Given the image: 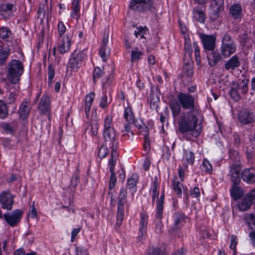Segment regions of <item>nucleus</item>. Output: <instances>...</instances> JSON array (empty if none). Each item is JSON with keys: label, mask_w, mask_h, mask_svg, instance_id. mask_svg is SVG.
Here are the masks:
<instances>
[{"label": "nucleus", "mask_w": 255, "mask_h": 255, "mask_svg": "<svg viewBox=\"0 0 255 255\" xmlns=\"http://www.w3.org/2000/svg\"><path fill=\"white\" fill-rule=\"evenodd\" d=\"M198 115V113H195L194 111L181 113L177 122L179 131L182 134L192 132L194 137L199 136L201 133V128L197 129Z\"/></svg>", "instance_id": "nucleus-1"}, {"label": "nucleus", "mask_w": 255, "mask_h": 255, "mask_svg": "<svg viewBox=\"0 0 255 255\" xmlns=\"http://www.w3.org/2000/svg\"><path fill=\"white\" fill-rule=\"evenodd\" d=\"M24 67L22 62L17 60H12L7 67V78L13 84H18L23 73Z\"/></svg>", "instance_id": "nucleus-2"}, {"label": "nucleus", "mask_w": 255, "mask_h": 255, "mask_svg": "<svg viewBox=\"0 0 255 255\" xmlns=\"http://www.w3.org/2000/svg\"><path fill=\"white\" fill-rule=\"evenodd\" d=\"M249 82V79H244L239 83L233 82L231 83L229 94L234 100L239 101L241 99V94H245L248 92Z\"/></svg>", "instance_id": "nucleus-3"}, {"label": "nucleus", "mask_w": 255, "mask_h": 255, "mask_svg": "<svg viewBox=\"0 0 255 255\" xmlns=\"http://www.w3.org/2000/svg\"><path fill=\"white\" fill-rule=\"evenodd\" d=\"M127 202V192L124 188L121 189L118 197L117 224L121 226L125 216V204Z\"/></svg>", "instance_id": "nucleus-4"}, {"label": "nucleus", "mask_w": 255, "mask_h": 255, "mask_svg": "<svg viewBox=\"0 0 255 255\" xmlns=\"http://www.w3.org/2000/svg\"><path fill=\"white\" fill-rule=\"evenodd\" d=\"M177 99L183 109L194 111L195 113H198V110L195 106V98L193 96L189 94L180 93L177 95Z\"/></svg>", "instance_id": "nucleus-5"}, {"label": "nucleus", "mask_w": 255, "mask_h": 255, "mask_svg": "<svg viewBox=\"0 0 255 255\" xmlns=\"http://www.w3.org/2000/svg\"><path fill=\"white\" fill-rule=\"evenodd\" d=\"M224 8V0H211L209 12L210 19L213 21L217 20Z\"/></svg>", "instance_id": "nucleus-6"}, {"label": "nucleus", "mask_w": 255, "mask_h": 255, "mask_svg": "<svg viewBox=\"0 0 255 255\" xmlns=\"http://www.w3.org/2000/svg\"><path fill=\"white\" fill-rule=\"evenodd\" d=\"M152 5V0H131L129 8L135 11H147Z\"/></svg>", "instance_id": "nucleus-7"}, {"label": "nucleus", "mask_w": 255, "mask_h": 255, "mask_svg": "<svg viewBox=\"0 0 255 255\" xmlns=\"http://www.w3.org/2000/svg\"><path fill=\"white\" fill-rule=\"evenodd\" d=\"M103 135L105 138V144L107 145L109 142V144L112 145L111 154L114 151L117 152V148L119 143L116 138V134L114 129L113 128L104 129Z\"/></svg>", "instance_id": "nucleus-8"}, {"label": "nucleus", "mask_w": 255, "mask_h": 255, "mask_svg": "<svg viewBox=\"0 0 255 255\" xmlns=\"http://www.w3.org/2000/svg\"><path fill=\"white\" fill-rule=\"evenodd\" d=\"M118 158V153L114 151L112 154H111V158L109 160V164L110 166V172L111 173L109 181L110 189H113L115 187L117 182V178L116 176L115 172L114 171V167L116 165Z\"/></svg>", "instance_id": "nucleus-9"}, {"label": "nucleus", "mask_w": 255, "mask_h": 255, "mask_svg": "<svg viewBox=\"0 0 255 255\" xmlns=\"http://www.w3.org/2000/svg\"><path fill=\"white\" fill-rule=\"evenodd\" d=\"M109 34L110 29L108 27L105 29L101 47L99 50V54L104 61L107 60L110 52V48L107 47Z\"/></svg>", "instance_id": "nucleus-10"}, {"label": "nucleus", "mask_w": 255, "mask_h": 255, "mask_svg": "<svg viewBox=\"0 0 255 255\" xmlns=\"http://www.w3.org/2000/svg\"><path fill=\"white\" fill-rule=\"evenodd\" d=\"M22 215V212L20 210L17 209L13 211L11 215L8 213L4 214L3 217L8 225L14 227L19 222Z\"/></svg>", "instance_id": "nucleus-11"}, {"label": "nucleus", "mask_w": 255, "mask_h": 255, "mask_svg": "<svg viewBox=\"0 0 255 255\" xmlns=\"http://www.w3.org/2000/svg\"><path fill=\"white\" fill-rule=\"evenodd\" d=\"M16 10L15 5L10 3H2L0 5V14L6 19H9L13 15Z\"/></svg>", "instance_id": "nucleus-12"}, {"label": "nucleus", "mask_w": 255, "mask_h": 255, "mask_svg": "<svg viewBox=\"0 0 255 255\" xmlns=\"http://www.w3.org/2000/svg\"><path fill=\"white\" fill-rule=\"evenodd\" d=\"M0 202L2 208L7 210H11L13 203V197L9 191H4L0 195Z\"/></svg>", "instance_id": "nucleus-13"}, {"label": "nucleus", "mask_w": 255, "mask_h": 255, "mask_svg": "<svg viewBox=\"0 0 255 255\" xmlns=\"http://www.w3.org/2000/svg\"><path fill=\"white\" fill-rule=\"evenodd\" d=\"M200 37L205 49L209 51H212L214 49L216 37L214 35L200 34Z\"/></svg>", "instance_id": "nucleus-14"}, {"label": "nucleus", "mask_w": 255, "mask_h": 255, "mask_svg": "<svg viewBox=\"0 0 255 255\" xmlns=\"http://www.w3.org/2000/svg\"><path fill=\"white\" fill-rule=\"evenodd\" d=\"M82 55L81 54L76 53L75 51L72 54L71 58L69 60L67 67L70 68L71 71H77L78 69L82 65Z\"/></svg>", "instance_id": "nucleus-15"}, {"label": "nucleus", "mask_w": 255, "mask_h": 255, "mask_svg": "<svg viewBox=\"0 0 255 255\" xmlns=\"http://www.w3.org/2000/svg\"><path fill=\"white\" fill-rule=\"evenodd\" d=\"M229 13L233 19H241L243 16V9L241 4L239 3H234L232 4L229 8Z\"/></svg>", "instance_id": "nucleus-16"}, {"label": "nucleus", "mask_w": 255, "mask_h": 255, "mask_svg": "<svg viewBox=\"0 0 255 255\" xmlns=\"http://www.w3.org/2000/svg\"><path fill=\"white\" fill-rule=\"evenodd\" d=\"M243 180L248 183L255 182V168H250L245 169L241 173Z\"/></svg>", "instance_id": "nucleus-17"}, {"label": "nucleus", "mask_w": 255, "mask_h": 255, "mask_svg": "<svg viewBox=\"0 0 255 255\" xmlns=\"http://www.w3.org/2000/svg\"><path fill=\"white\" fill-rule=\"evenodd\" d=\"M241 65V63L238 56L235 55L230 58L225 64V68L230 72H233L234 70L238 68Z\"/></svg>", "instance_id": "nucleus-18"}, {"label": "nucleus", "mask_w": 255, "mask_h": 255, "mask_svg": "<svg viewBox=\"0 0 255 255\" xmlns=\"http://www.w3.org/2000/svg\"><path fill=\"white\" fill-rule=\"evenodd\" d=\"M39 109L41 113L48 114L50 111V99L46 95H43L39 103Z\"/></svg>", "instance_id": "nucleus-19"}, {"label": "nucleus", "mask_w": 255, "mask_h": 255, "mask_svg": "<svg viewBox=\"0 0 255 255\" xmlns=\"http://www.w3.org/2000/svg\"><path fill=\"white\" fill-rule=\"evenodd\" d=\"M240 167L238 164H233L231 166L230 173L233 184H239L240 183Z\"/></svg>", "instance_id": "nucleus-20"}, {"label": "nucleus", "mask_w": 255, "mask_h": 255, "mask_svg": "<svg viewBox=\"0 0 255 255\" xmlns=\"http://www.w3.org/2000/svg\"><path fill=\"white\" fill-rule=\"evenodd\" d=\"M148 222V216L145 214H141L139 223V235L138 237V240H140L146 232V228Z\"/></svg>", "instance_id": "nucleus-21"}, {"label": "nucleus", "mask_w": 255, "mask_h": 255, "mask_svg": "<svg viewBox=\"0 0 255 255\" xmlns=\"http://www.w3.org/2000/svg\"><path fill=\"white\" fill-rule=\"evenodd\" d=\"M253 117L252 113L246 110H243L240 112L238 119L240 122L243 124L246 125L253 121Z\"/></svg>", "instance_id": "nucleus-22"}, {"label": "nucleus", "mask_w": 255, "mask_h": 255, "mask_svg": "<svg viewBox=\"0 0 255 255\" xmlns=\"http://www.w3.org/2000/svg\"><path fill=\"white\" fill-rule=\"evenodd\" d=\"M18 122L16 121H12L8 123H2L0 126L6 133L12 134L15 131Z\"/></svg>", "instance_id": "nucleus-23"}, {"label": "nucleus", "mask_w": 255, "mask_h": 255, "mask_svg": "<svg viewBox=\"0 0 255 255\" xmlns=\"http://www.w3.org/2000/svg\"><path fill=\"white\" fill-rule=\"evenodd\" d=\"M30 103L28 101H24L19 107L18 113L22 120L27 118L30 113V109L29 107Z\"/></svg>", "instance_id": "nucleus-24"}, {"label": "nucleus", "mask_w": 255, "mask_h": 255, "mask_svg": "<svg viewBox=\"0 0 255 255\" xmlns=\"http://www.w3.org/2000/svg\"><path fill=\"white\" fill-rule=\"evenodd\" d=\"M164 200V194L163 192L160 198L157 200V206L155 214V218L161 220L163 216V207Z\"/></svg>", "instance_id": "nucleus-25"}, {"label": "nucleus", "mask_w": 255, "mask_h": 255, "mask_svg": "<svg viewBox=\"0 0 255 255\" xmlns=\"http://www.w3.org/2000/svg\"><path fill=\"white\" fill-rule=\"evenodd\" d=\"M138 180V176L136 173L132 174L128 180L127 188L131 191L132 194L136 191V184Z\"/></svg>", "instance_id": "nucleus-26"}, {"label": "nucleus", "mask_w": 255, "mask_h": 255, "mask_svg": "<svg viewBox=\"0 0 255 255\" xmlns=\"http://www.w3.org/2000/svg\"><path fill=\"white\" fill-rule=\"evenodd\" d=\"M236 49L235 44H224L222 45L221 47L222 54L226 57H229L232 54L235 52Z\"/></svg>", "instance_id": "nucleus-27"}, {"label": "nucleus", "mask_w": 255, "mask_h": 255, "mask_svg": "<svg viewBox=\"0 0 255 255\" xmlns=\"http://www.w3.org/2000/svg\"><path fill=\"white\" fill-rule=\"evenodd\" d=\"M71 46V39L68 36H64L62 38L61 43L58 48L59 52L64 54L70 49Z\"/></svg>", "instance_id": "nucleus-28"}, {"label": "nucleus", "mask_w": 255, "mask_h": 255, "mask_svg": "<svg viewBox=\"0 0 255 255\" xmlns=\"http://www.w3.org/2000/svg\"><path fill=\"white\" fill-rule=\"evenodd\" d=\"M81 0H72L71 16L74 18L76 16V19L78 20L80 18V2Z\"/></svg>", "instance_id": "nucleus-29"}, {"label": "nucleus", "mask_w": 255, "mask_h": 255, "mask_svg": "<svg viewBox=\"0 0 255 255\" xmlns=\"http://www.w3.org/2000/svg\"><path fill=\"white\" fill-rule=\"evenodd\" d=\"M95 98V94L93 92L90 93L87 95L85 98V111L86 117L87 118H89V113L91 109V105L93 102Z\"/></svg>", "instance_id": "nucleus-30"}, {"label": "nucleus", "mask_w": 255, "mask_h": 255, "mask_svg": "<svg viewBox=\"0 0 255 255\" xmlns=\"http://www.w3.org/2000/svg\"><path fill=\"white\" fill-rule=\"evenodd\" d=\"M253 202L248 196H245L241 202L238 204V209L241 211H246L250 208Z\"/></svg>", "instance_id": "nucleus-31"}, {"label": "nucleus", "mask_w": 255, "mask_h": 255, "mask_svg": "<svg viewBox=\"0 0 255 255\" xmlns=\"http://www.w3.org/2000/svg\"><path fill=\"white\" fill-rule=\"evenodd\" d=\"M10 52V49L4 46H0V66L5 64Z\"/></svg>", "instance_id": "nucleus-32"}, {"label": "nucleus", "mask_w": 255, "mask_h": 255, "mask_svg": "<svg viewBox=\"0 0 255 255\" xmlns=\"http://www.w3.org/2000/svg\"><path fill=\"white\" fill-rule=\"evenodd\" d=\"M239 184H233L231 189V194L234 200H238L244 195L243 191L238 186Z\"/></svg>", "instance_id": "nucleus-33"}, {"label": "nucleus", "mask_w": 255, "mask_h": 255, "mask_svg": "<svg viewBox=\"0 0 255 255\" xmlns=\"http://www.w3.org/2000/svg\"><path fill=\"white\" fill-rule=\"evenodd\" d=\"M220 54L217 51H213L208 56V63L211 66H214L217 63L221 60Z\"/></svg>", "instance_id": "nucleus-34"}, {"label": "nucleus", "mask_w": 255, "mask_h": 255, "mask_svg": "<svg viewBox=\"0 0 255 255\" xmlns=\"http://www.w3.org/2000/svg\"><path fill=\"white\" fill-rule=\"evenodd\" d=\"M173 218L174 221L173 230H177L180 228V223L184 221L185 215L182 213L177 212L174 214Z\"/></svg>", "instance_id": "nucleus-35"}, {"label": "nucleus", "mask_w": 255, "mask_h": 255, "mask_svg": "<svg viewBox=\"0 0 255 255\" xmlns=\"http://www.w3.org/2000/svg\"><path fill=\"white\" fill-rule=\"evenodd\" d=\"M183 74L188 77H191L193 75V67L192 61H188L185 62L183 67Z\"/></svg>", "instance_id": "nucleus-36"}, {"label": "nucleus", "mask_w": 255, "mask_h": 255, "mask_svg": "<svg viewBox=\"0 0 255 255\" xmlns=\"http://www.w3.org/2000/svg\"><path fill=\"white\" fill-rule=\"evenodd\" d=\"M124 118L127 123L129 124H135V118L133 116L131 108L130 107H127L125 109Z\"/></svg>", "instance_id": "nucleus-37"}, {"label": "nucleus", "mask_w": 255, "mask_h": 255, "mask_svg": "<svg viewBox=\"0 0 255 255\" xmlns=\"http://www.w3.org/2000/svg\"><path fill=\"white\" fill-rule=\"evenodd\" d=\"M169 106L171 110L173 117L174 118L177 117L181 112V106L180 105L179 102L178 101H173L170 103Z\"/></svg>", "instance_id": "nucleus-38"}, {"label": "nucleus", "mask_w": 255, "mask_h": 255, "mask_svg": "<svg viewBox=\"0 0 255 255\" xmlns=\"http://www.w3.org/2000/svg\"><path fill=\"white\" fill-rule=\"evenodd\" d=\"M194 18L199 22L204 23L206 19V17L203 10L198 8H195L193 11Z\"/></svg>", "instance_id": "nucleus-39"}, {"label": "nucleus", "mask_w": 255, "mask_h": 255, "mask_svg": "<svg viewBox=\"0 0 255 255\" xmlns=\"http://www.w3.org/2000/svg\"><path fill=\"white\" fill-rule=\"evenodd\" d=\"M182 184L176 179H174L172 182L173 189L178 197H181L182 196Z\"/></svg>", "instance_id": "nucleus-40"}, {"label": "nucleus", "mask_w": 255, "mask_h": 255, "mask_svg": "<svg viewBox=\"0 0 255 255\" xmlns=\"http://www.w3.org/2000/svg\"><path fill=\"white\" fill-rule=\"evenodd\" d=\"M11 35V32L9 28L5 27L0 28V37L3 40L8 41Z\"/></svg>", "instance_id": "nucleus-41"}, {"label": "nucleus", "mask_w": 255, "mask_h": 255, "mask_svg": "<svg viewBox=\"0 0 255 255\" xmlns=\"http://www.w3.org/2000/svg\"><path fill=\"white\" fill-rule=\"evenodd\" d=\"M246 223L248 225L250 229H253V225L255 226V215L253 214L246 215L244 218Z\"/></svg>", "instance_id": "nucleus-42"}, {"label": "nucleus", "mask_w": 255, "mask_h": 255, "mask_svg": "<svg viewBox=\"0 0 255 255\" xmlns=\"http://www.w3.org/2000/svg\"><path fill=\"white\" fill-rule=\"evenodd\" d=\"M8 111L5 104L0 101V118L4 119L8 116Z\"/></svg>", "instance_id": "nucleus-43"}, {"label": "nucleus", "mask_w": 255, "mask_h": 255, "mask_svg": "<svg viewBox=\"0 0 255 255\" xmlns=\"http://www.w3.org/2000/svg\"><path fill=\"white\" fill-rule=\"evenodd\" d=\"M201 169L203 171L210 173L212 171V166L210 162L206 159H204L201 165Z\"/></svg>", "instance_id": "nucleus-44"}, {"label": "nucleus", "mask_w": 255, "mask_h": 255, "mask_svg": "<svg viewBox=\"0 0 255 255\" xmlns=\"http://www.w3.org/2000/svg\"><path fill=\"white\" fill-rule=\"evenodd\" d=\"M137 48H135V50H132L131 53V61L136 62L138 61L140 58L141 56L143 55L142 52L137 50Z\"/></svg>", "instance_id": "nucleus-45"}, {"label": "nucleus", "mask_w": 255, "mask_h": 255, "mask_svg": "<svg viewBox=\"0 0 255 255\" xmlns=\"http://www.w3.org/2000/svg\"><path fill=\"white\" fill-rule=\"evenodd\" d=\"M147 255H164V252L158 247L151 248L148 250Z\"/></svg>", "instance_id": "nucleus-46"}, {"label": "nucleus", "mask_w": 255, "mask_h": 255, "mask_svg": "<svg viewBox=\"0 0 255 255\" xmlns=\"http://www.w3.org/2000/svg\"><path fill=\"white\" fill-rule=\"evenodd\" d=\"M48 85L49 86H50L52 80L55 75V71L54 69L52 68L51 65H49L48 67Z\"/></svg>", "instance_id": "nucleus-47"}, {"label": "nucleus", "mask_w": 255, "mask_h": 255, "mask_svg": "<svg viewBox=\"0 0 255 255\" xmlns=\"http://www.w3.org/2000/svg\"><path fill=\"white\" fill-rule=\"evenodd\" d=\"M237 237L235 235H232L231 237V244L230 248L231 250H234V255H236V247L238 244Z\"/></svg>", "instance_id": "nucleus-48"}, {"label": "nucleus", "mask_w": 255, "mask_h": 255, "mask_svg": "<svg viewBox=\"0 0 255 255\" xmlns=\"http://www.w3.org/2000/svg\"><path fill=\"white\" fill-rule=\"evenodd\" d=\"M106 145H103L101 146L99 152H98V156L100 158H104L106 156V155L109 153V150L108 149Z\"/></svg>", "instance_id": "nucleus-49"}, {"label": "nucleus", "mask_w": 255, "mask_h": 255, "mask_svg": "<svg viewBox=\"0 0 255 255\" xmlns=\"http://www.w3.org/2000/svg\"><path fill=\"white\" fill-rule=\"evenodd\" d=\"M103 74V72L99 67H96L93 74L94 82H96V79L101 78Z\"/></svg>", "instance_id": "nucleus-50"}, {"label": "nucleus", "mask_w": 255, "mask_h": 255, "mask_svg": "<svg viewBox=\"0 0 255 255\" xmlns=\"http://www.w3.org/2000/svg\"><path fill=\"white\" fill-rule=\"evenodd\" d=\"M137 29V31L136 30L134 32L135 36L137 37L138 35H139L140 38H144V34H145L146 31L148 30L147 28L145 26L144 27L140 26Z\"/></svg>", "instance_id": "nucleus-51"}, {"label": "nucleus", "mask_w": 255, "mask_h": 255, "mask_svg": "<svg viewBox=\"0 0 255 255\" xmlns=\"http://www.w3.org/2000/svg\"><path fill=\"white\" fill-rule=\"evenodd\" d=\"M186 152V161L189 164H193L194 161V154L192 151H189L187 152V151Z\"/></svg>", "instance_id": "nucleus-52"}, {"label": "nucleus", "mask_w": 255, "mask_h": 255, "mask_svg": "<svg viewBox=\"0 0 255 255\" xmlns=\"http://www.w3.org/2000/svg\"><path fill=\"white\" fill-rule=\"evenodd\" d=\"M90 127L92 134L93 135H96L98 132V123L96 121H93L92 122Z\"/></svg>", "instance_id": "nucleus-53"}, {"label": "nucleus", "mask_w": 255, "mask_h": 255, "mask_svg": "<svg viewBox=\"0 0 255 255\" xmlns=\"http://www.w3.org/2000/svg\"><path fill=\"white\" fill-rule=\"evenodd\" d=\"M152 201L154 202L156 197L159 195V191H157V183L154 181L152 187Z\"/></svg>", "instance_id": "nucleus-54"}, {"label": "nucleus", "mask_w": 255, "mask_h": 255, "mask_svg": "<svg viewBox=\"0 0 255 255\" xmlns=\"http://www.w3.org/2000/svg\"><path fill=\"white\" fill-rule=\"evenodd\" d=\"M80 181L79 177L77 174L73 176L71 180V184L69 186L70 187L75 188Z\"/></svg>", "instance_id": "nucleus-55"}, {"label": "nucleus", "mask_w": 255, "mask_h": 255, "mask_svg": "<svg viewBox=\"0 0 255 255\" xmlns=\"http://www.w3.org/2000/svg\"><path fill=\"white\" fill-rule=\"evenodd\" d=\"M229 156L232 160L237 161L239 159V153L235 150L230 149Z\"/></svg>", "instance_id": "nucleus-56"}, {"label": "nucleus", "mask_w": 255, "mask_h": 255, "mask_svg": "<svg viewBox=\"0 0 255 255\" xmlns=\"http://www.w3.org/2000/svg\"><path fill=\"white\" fill-rule=\"evenodd\" d=\"M184 49L186 52L188 54V56L190 58L191 54L192 53V48L191 44L189 43L187 40H185Z\"/></svg>", "instance_id": "nucleus-57"}, {"label": "nucleus", "mask_w": 255, "mask_h": 255, "mask_svg": "<svg viewBox=\"0 0 255 255\" xmlns=\"http://www.w3.org/2000/svg\"><path fill=\"white\" fill-rule=\"evenodd\" d=\"M224 44H234L231 36L228 34H226L223 38L222 45Z\"/></svg>", "instance_id": "nucleus-58"}, {"label": "nucleus", "mask_w": 255, "mask_h": 255, "mask_svg": "<svg viewBox=\"0 0 255 255\" xmlns=\"http://www.w3.org/2000/svg\"><path fill=\"white\" fill-rule=\"evenodd\" d=\"M190 194L192 197L198 198L200 196V189L198 187H195L190 191Z\"/></svg>", "instance_id": "nucleus-59"}, {"label": "nucleus", "mask_w": 255, "mask_h": 255, "mask_svg": "<svg viewBox=\"0 0 255 255\" xmlns=\"http://www.w3.org/2000/svg\"><path fill=\"white\" fill-rule=\"evenodd\" d=\"M59 34L61 36L66 31V27L62 21H60L58 25Z\"/></svg>", "instance_id": "nucleus-60"}, {"label": "nucleus", "mask_w": 255, "mask_h": 255, "mask_svg": "<svg viewBox=\"0 0 255 255\" xmlns=\"http://www.w3.org/2000/svg\"><path fill=\"white\" fill-rule=\"evenodd\" d=\"M112 118L111 117L107 116L105 119L104 122V129L113 128L111 127L112 123Z\"/></svg>", "instance_id": "nucleus-61"}, {"label": "nucleus", "mask_w": 255, "mask_h": 255, "mask_svg": "<svg viewBox=\"0 0 255 255\" xmlns=\"http://www.w3.org/2000/svg\"><path fill=\"white\" fill-rule=\"evenodd\" d=\"M77 255H89L87 250L83 248L76 249Z\"/></svg>", "instance_id": "nucleus-62"}, {"label": "nucleus", "mask_w": 255, "mask_h": 255, "mask_svg": "<svg viewBox=\"0 0 255 255\" xmlns=\"http://www.w3.org/2000/svg\"><path fill=\"white\" fill-rule=\"evenodd\" d=\"M162 227L163 224L161 220H159V221L156 224V232L158 234H161L163 232Z\"/></svg>", "instance_id": "nucleus-63"}, {"label": "nucleus", "mask_w": 255, "mask_h": 255, "mask_svg": "<svg viewBox=\"0 0 255 255\" xmlns=\"http://www.w3.org/2000/svg\"><path fill=\"white\" fill-rule=\"evenodd\" d=\"M246 196H248L252 202L255 200V188Z\"/></svg>", "instance_id": "nucleus-64"}]
</instances>
